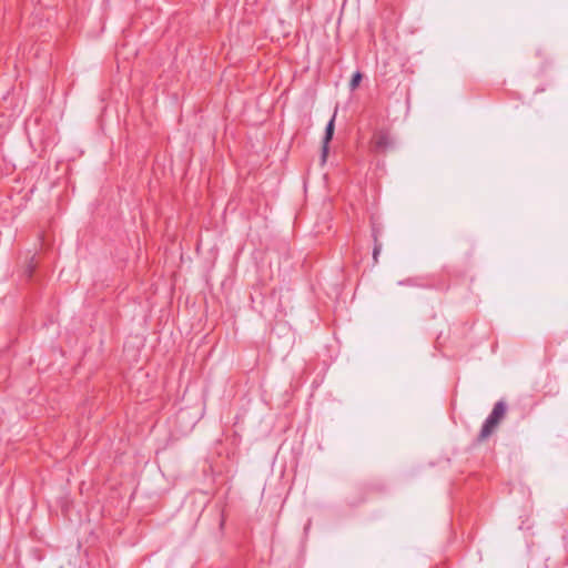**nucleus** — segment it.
<instances>
[{"instance_id":"f257e3e1","label":"nucleus","mask_w":568,"mask_h":568,"mask_svg":"<svg viewBox=\"0 0 568 568\" xmlns=\"http://www.w3.org/2000/svg\"><path fill=\"white\" fill-rule=\"evenodd\" d=\"M506 410L507 406L503 400H499L494 405L491 413L484 422L481 429L479 432V442L486 440L495 432L501 419L505 417Z\"/></svg>"},{"instance_id":"f03ea898","label":"nucleus","mask_w":568,"mask_h":568,"mask_svg":"<svg viewBox=\"0 0 568 568\" xmlns=\"http://www.w3.org/2000/svg\"><path fill=\"white\" fill-rule=\"evenodd\" d=\"M372 148L377 153H385L394 148V140L387 130H378L372 138Z\"/></svg>"},{"instance_id":"7ed1b4c3","label":"nucleus","mask_w":568,"mask_h":568,"mask_svg":"<svg viewBox=\"0 0 568 568\" xmlns=\"http://www.w3.org/2000/svg\"><path fill=\"white\" fill-rule=\"evenodd\" d=\"M334 122H335V114L328 121V123L326 125V129H325V134H324V138H323V145H322V155H321L322 164H324L326 162V159H327L328 144H329V142H331V140L333 138V134H334Z\"/></svg>"},{"instance_id":"20e7f679","label":"nucleus","mask_w":568,"mask_h":568,"mask_svg":"<svg viewBox=\"0 0 568 568\" xmlns=\"http://www.w3.org/2000/svg\"><path fill=\"white\" fill-rule=\"evenodd\" d=\"M374 240H375V244H374V248H373V258H374V262L377 263L378 255H379L381 250H382V244L377 242L376 234H374Z\"/></svg>"},{"instance_id":"39448f33","label":"nucleus","mask_w":568,"mask_h":568,"mask_svg":"<svg viewBox=\"0 0 568 568\" xmlns=\"http://www.w3.org/2000/svg\"><path fill=\"white\" fill-rule=\"evenodd\" d=\"M361 80H362V73L358 72V71L355 72L353 74V78H352L351 83H349L351 89L352 90L356 89L358 87Z\"/></svg>"},{"instance_id":"423d86ee","label":"nucleus","mask_w":568,"mask_h":568,"mask_svg":"<svg viewBox=\"0 0 568 568\" xmlns=\"http://www.w3.org/2000/svg\"><path fill=\"white\" fill-rule=\"evenodd\" d=\"M62 510L67 514L69 507V499H64V503L61 505Z\"/></svg>"},{"instance_id":"0eeeda50","label":"nucleus","mask_w":568,"mask_h":568,"mask_svg":"<svg viewBox=\"0 0 568 568\" xmlns=\"http://www.w3.org/2000/svg\"><path fill=\"white\" fill-rule=\"evenodd\" d=\"M310 525H311V523H308V524L305 526V531H307V530H308Z\"/></svg>"}]
</instances>
